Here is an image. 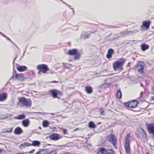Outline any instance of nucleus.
I'll use <instances>...</instances> for the list:
<instances>
[{"instance_id":"f257e3e1","label":"nucleus","mask_w":154,"mask_h":154,"mask_svg":"<svg viewBox=\"0 0 154 154\" xmlns=\"http://www.w3.org/2000/svg\"><path fill=\"white\" fill-rule=\"evenodd\" d=\"M126 61L125 58H120L119 60L115 62L113 64V67L115 71L116 70L118 69L119 70L122 71L123 68L122 66Z\"/></svg>"},{"instance_id":"f03ea898","label":"nucleus","mask_w":154,"mask_h":154,"mask_svg":"<svg viewBox=\"0 0 154 154\" xmlns=\"http://www.w3.org/2000/svg\"><path fill=\"white\" fill-rule=\"evenodd\" d=\"M145 64L143 62L139 61L135 66L134 69L137 70L138 73L141 74H144V70Z\"/></svg>"},{"instance_id":"7ed1b4c3","label":"nucleus","mask_w":154,"mask_h":154,"mask_svg":"<svg viewBox=\"0 0 154 154\" xmlns=\"http://www.w3.org/2000/svg\"><path fill=\"white\" fill-rule=\"evenodd\" d=\"M106 139L108 141L111 143L116 149H117V139L114 135L110 134L107 136Z\"/></svg>"},{"instance_id":"20e7f679","label":"nucleus","mask_w":154,"mask_h":154,"mask_svg":"<svg viewBox=\"0 0 154 154\" xmlns=\"http://www.w3.org/2000/svg\"><path fill=\"white\" fill-rule=\"evenodd\" d=\"M37 68L39 70L38 74H40L41 72L43 73H46L49 70L48 66L45 64H40L37 66Z\"/></svg>"},{"instance_id":"39448f33","label":"nucleus","mask_w":154,"mask_h":154,"mask_svg":"<svg viewBox=\"0 0 154 154\" xmlns=\"http://www.w3.org/2000/svg\"><path fill=\"white\" fill-rule=\"evenodd\" d=\"M138 104V102L137 100H134L127 102L124 103V104L127 107L131 108H134L137 107Z\"/></svg>"},{"instance_id":"423d86ee","label":"nucleus","mask_w":154,"mask_h":154,"mask_svg":"<svg viewBox=\"0 0 154 154\" xmlns=\"http://www.w3.org/2000/svg\"><path fill=\"white\" fill-rule=\"evenodd\" d=\"M49 93L51 94V96L54 98H58V95L61 96L62 93L61 92L56 89H51L50 90Z\"/></svg>"},{"instance_id":"0eeeda50","label":"nucleus","mask_w":154,"mask_h":154,"mask_svg":"<svg viewBox=\"0 0 154 154\" xmlns=\"http://www.w3.org/2000/svg\"><path fill=\"white\" fill-rule=\"evenodd\" d=\"M48 137L50 138L51 140L53 141H57L62 138L60 134L56 133H53L49 135Z\"/></svg>"},{"instance_id":"6e6552de","label":"nucleus","mask_w":154,"mask_h":154,"mask_svg":"<svg viewBox=\"0 0 154 154\" xmlns=\"http://www.w3.org/2000/svg\"><path fill=\"white\" fill-rule=\"evenodd\" d=\"M146 126L149 133L152 134L154 139V123L147 124Z\"/></svg>"},{"instance_id":"1a4fd4ad","label":"nucleus","mask_w":154,"mask_h":154,"mask_svg":"<svg viewBox=\"0 0 154 154\" xmlns=\"http://www.w3.org/2000/svg\"><path fill=\"white\" fill-rule=\"evenodd\" d=\"M15 75L13 74L12 77L10 79H12L14 77L18 80H23L24 78L23 76V74L22 73L18 74L16 73V71L14 70Z\"/></svg>"},{"instance_id":"9d476101","label":"nucleus","mask_w":154,"mask_h":154,"mask_svg":"<svg viewBox=\"0 0 154 154\" xmlns=\"http://www.w3.org/2000/svg\"><path fill=\"white\" fill-rule=\"evenodd\" d=\"M151 23L150 20H145L143 21L142 22V25L140 27L141 29H143V27H145L146 29H149V27Z\"/></svg>"},{"instance_id":"9b49d317","label":"nucleus","mask_w":154,"mask_h":154,"mask_svg":"<svg viewBox=\"0 0 154 154\" xmlns=\"http://www.w3.org/2000/svg\"><path fill=\"white\" fill-rule=\"evenodd\" d=\"M138 31L137 29L134 30L133 31H127L126 30L124 32H122L121 34L123 36H125L129 35H131L137 32Z\"/></svg>"},{"instance_id":"f8f14e48","label":"nucleus","mask_w":154,"mask_h":154,"mask_svg":"<svg viewBox=\"0 0 154 154\" xmlns=\"http://www.w3.org/2000/svg\"><path fill=\"white\" fill-rule=\"evenodd\" d=\"M90 32H82L81 35V38L86 39L89 38L90 35Z\"/></svg>"},{"instance_id":"ddd939ff","label":"nucleus","mask_w":154,"mask_h":154,"mask_svg":"<svg viewBox=\"0 0 154 154\" xmlns=\"http://www.w3.org/2000/svg\"><path fill=\"white\" fill-rule=\"evenodd\" d=\"M114 50L112 48H109L108 49L106 57L108 59L111 58L112 55L114 53Z\"/></svg>"},{"instance_id":"4468645a","label":"nucleus","mask_w":154,"mask_h":154,"mask_svg":"<svg viewBox=\"0 0 154 154\" xmlns=\"http://www.w3.org/2000/svg\"><path fill=\"white\" fill-rule=\"evenodd\" d=\"M31 100L30 99H27L26 98L23 106L29 107L31 106Z\"/></svg>"},{"instance_id":"2eb2a0df","label":"nucleus","mask_w":154,"mask_h":154,"mask_svg":"<svg viewBox=\"0 0 154 154\" xmlns=\"http://www.w3.org/2000/svg\"><path fill=\"white\" fill-rule=\"evenodd\" d=\"M25 99L26 98L24 97H18V102L17 103V105L20 106H23Z\"/></svg>"},{"instance_id":"dca6fc26","label":"nucleus","mask_w":154,"mask_h":154,"mask_svg":"<svg viewBox=\"0 0 154 154\" xmlns=\"http://www.w3.org/2000/svg\"><path fill=\"white\" fill-rule=\"evenodd\" d=\"M124 146L126 153L128 154L130 153L131 152L130 143H125Z\"/></svg>"},{"instance_id":"f3484780","label":"nucleus","mask_w":154,"mask_h":154,"mask_svg":"<svg viewBox=\"0 0 154 154\" xmlns=\"http://www.w3.org/2000/svg\"><path fill=\"white\" fill-rule=\"evenodd\" d=\"M23 132V130L22 128L19 127H18L16 128L14 130V133L15 134L19 135Z\"/></svg>"},{"instance_id":"a211bd4d","label":"nucleus","mask_w":154,"mask_h":154,"mask_svg":"<svg viewBox=\"0 0 154 154\" xmlns=\"http://www.w3.org/2000/svg\"><path fill=\"white\" fill-rule=\"evenodd\" d=\"M104 154H115V152L112 149H106L104 147Z\"/></svg>"},{"instance_id":"6ab92c4d","label":"nucleus","mask_w":154,"mask_h":154,"mask_svg":"<svg viewBox=\"0 0 154 154\" xmlns=\"http://www.w3.org/2000/svg\"><path fill=\"white\" fill-rule=\"evenodd\" d=\"M17 69L19 71L21 72L26 71L27 69V67L25 66H17Z\"/></svg>"},{"instance_id":"aec40b11","label":"nucleus","mask_w":154,"mask_h":154,"mask_svg":"<svg viewBox=\"0 0 154 154\" xmlns=\"http://www.w3.org/2000/svg\"><path fill=\"white\" fill-rule=\"evenodd\" d=\"M7 97V94L4 92L0 94V101H2L5 100Z\"/></svg>"},{"instance_id":"412c9836","label":"nucleus","mask_w":154,"mask_h":154,"mask_svg":"<svg viewBox=\"0 0 154 154\" xmlns=\"http://www.w3.org/2000/svg\"><path fill=\"white\" fill-rule=\"evenodd\" d=\"M30 121L28 119L23 120L22 122V124L24 127H28Z\"/></svg>"},{"instance_id":"4be33fe9","label":"nucleus","mask_w":154,"mask_h":154,"mask_svg":"<svg viewBox=\"0 0 154 154\" xmlns=\"http://www.w3.org/2000/svg\"><path fill=\"white\" fill-rule=\"evenodd\" d=\"M40 144L41 143L40 141L38 140H35L33 141L32 142V144L29 143V146H39L40 145Z\"/></svg>"},{"instance_id":"5701e85b","label":"nucleus","mask_w":154,"mask_h":154,"mask_svg":"<svg viewBox=\"0 0 154 154\" xmlns=\"http://www.w3.org/2000/svg\"><path fill=\"white\" fill-rule=\"evenodd\" d=\"M85 90L86 92L88 94L91 93L93 91L92 88L90 86H86L85 87Z\"/></svg>"},{"instance_id":"b1692460","label":"nucleus","mask_w":154,"mask_h":154,"mask_svg":"<svg viewBox=\"0 0 154 154\" xmlns=\"http://www.w3.org/2000/svg\"><path fill=\"white\" fill-rule=\"evenodd\" d=\"M149 46L145 44H143L141 45V48L142 51H144L146 50L149 49Z\"/></svg>"},{"instance_id":"393cba45","label":"nucleus","mask_w":154,"mask_h":154,"mask_svg":"<svg viewBox=\"0 0 154 154\" xmlns=\"http://www.w3.org/2000/svg\"><path fill=\"white\" fill-rule=\"evenodd\" d=\"M78 50L76 49H73L71 50H69L68 52V54L71 55H74V54L77 52Z\"/></svg>"},{"instance_id":"a878e982","label":"nucleus","mask_w":154,"mask_h":154,"mask_svg":"<svg viewBox=\"0 0 154 154\" xmlns=\"http://www.w3.org/2000/svg\"><path fill=\"white\" fill-rule=\"evenodd\" d=\"M46 150V151L44 152L45 154H57V151L55 150H52L49 151V150L48 149H44Z\"/></svg>"},{"instance_id":"bb28decb","label":"nucleus","mask_w":154,"mask_h":154,"mask_svg":"<svg viewBox=\"0 0 154 154\" xmlns=\"http://www.w3.org/2000/svg\"><path fill=\"white\" fill-rule=\"evenodd\" d=\"M26 116L24 114H22L21 115H19L18 116L15 117L14 118L15 119H18L19 120L23 119H25L26 117Z\"/></svg>"},{"instance_id":"cd10ccee","label":"nucleus","mask_w":154,"mask_h":154,"mask_svg":"<svg viewBox=\"0 0 154 154\" xmlns=\"http://www.w3.org/2000/svg\"><path fill=\"white\" fill-rule=\"evenodd\" d=\"M122 93L120 89H119L117 91L116 97L118 99H121L122 97Z\"/></svg>"},{"instance_id":"c85d7f7f","label":"nucleus","mask_w":154,"mask_h":154,"mask_svg":"<svg viewBox=\"0 0 154 154\" xmlns=\"http://www.w3.org/2000/svg\"><path fill=\"white\" fill-rule=\"evenodd\" d=\"M130 134L128 133L127 134L126 137L125 138V143H130Z\"/></svg>"},{"instance_id":"c756f323","label":"nucleus","mask_w":154,"mask_h":154,"mask_svg":"<svg viewBox=\"0 0 154 154\" xmlns=\"http://www.w3.org/2000/svg\"><path fill=\"white\" fill-rule=\"evenodd\" d=\"M88 126L90 128H96V125L93 122L91 121L88 123Z\"/></svg>"},{"instance_id":"7c9ffc66","label":"nucleus","mask_w":154,"mask_h":154,"mask_svg":"<svg viewBox=\"0 0 154 154\" xmlns=\"http://www.w3.org/2000/svg\"><path fill=\"white\" fill-rule=\"evenodd\" d=\"M80 53L77 51V52H76L74 55V58L75 60H77L80 58Z\"/></svg>"},{"instance_id":"2f4dec72","label":"nucleus","mask_w":154,"mask_h":154,"mask_svg":"<svg viewBox=\"0 0 154 154\" xmlns=\"http://www.w3.org/2000/svg\"><path fill=\"white\" fill-rule=\"evenodd\" d=\"M29 143H25L23 144H21L20 146V148L22 149L25 148L26 146H29Z\"/></svg>"},{"instance_id":"473e14b6","label":"nucleus","mask_w":154,"mask_h":154,"mask_svg":"<svg viewBox=\"0 0 154 154\" xmlns=\"http://www.w3.org/2000/svg\"><path fill=\"white\" fill-rule=\"evenodd\" d=\"M104 147H100L98 149V152L97 154H104Z\"/></svg>"},{"instance_id":"72a5a7b5","label":"nucleus","mask_w":154,"mask_h":154,"mask_svg":"<svg viewBox=\"0 0 154 154\" xmlns=\"http://www.w3.org/2000/svg\"><path fill=\"white\" fill-rule=\"evenodd\" d=\"M49 124V122L47 120L44 121L42 122V125L44 127H48Z\"/></svg>"},{"instance_id":"f704fd0d","label":"nucleus","mask_w":154,"mask_h":154,"mask_svg":"<svg viewBox=\"0 0 154 154\" xmlns=\"http://www.w3.org/2000/svg\"><path fill=\"white\" fill-rule=\"evenodd\" d=\"M99 111L101 115L104 116L106 113L104 112V110L102 108H100L99 109Z\"/></svg>"},{"instance_id":"c9c22d12","label":"nucleus","mask_w":154,"mask_h":154,"mask_svg":"<svg viewBox=\"0 0 154 154\" xmlns=\"http://www.w3.org/2000/svg\"><path fill=\"white\" fill-rule=\"evenodd\" d=\"M0 34L2 35L6 39L9 40L13 44H14V43L12 41L11 39L9 38L8 37H7L5 35H4L3 33H2V32H0Z\"/></svg>"},{"instance_id":"e433bc0d","label":"nucleus","mask_w":154,"mask_h":154,"mask_svg":"<svg viewBox=\"0 0 154 154\" xmlns=\"http://www.w3.org/2000/svg\"><path fill=\"white\" fill-rule=\"evenodd\" d=\"M46 150L43 149L40 150L38 151L35 154H45L44 152L46 151Z\"/></svg>"},{"instance_id":"4c0bfd02","label":"nucleus","mask_w":154,"mask_h":154,"mask_svg":"<svg viewBox=\"0 0 154 154\" xmlns=\"http://www.w3.org/2000/svg\"><path fill=\"white\" fill-rule=\"evenodd\" d=\"M60 129L63 131V132L64 134H68V131L66 129H64L63 128H60Z\"/></svg>"},{"instance_id":"58836bf2","label":"nucleus","mask_w":154,"mask_h":154,"mask_svg":"<svg viewBox=\"0 0 154 154\" xmlns=\"http://www.w3.org/2000/svg\"><path fill=\"white\" fill-rule=\"evenodd\" d=\"M13 127L7 129L6 130L4 131L5 132H11L13 131Z\"/></svg>"},{"instance_id":"ea45409f","label":"nucleus","mask_w":154,"mask_h":154,"mask_svg":"<svg viewBox=\"0 0 154 154\" xmlns=\"http://www.w3.org/2000/svg\"><path fill=\"white\" fill-rule=\"evenodd\" d=\"M66 5L68 6V7L70 8V9H72V15H75V11L73 8H71V6L70 5H69L68 4H66Z\"/></svg>"},{"instance_id":"a19ab883","label":"nucleus","mask_w":154,"mask_h":154,"mask_svg":"<svg viewBox=\"0 0 154 154\" xmlns=\"http://www.w3.org/2000/svg\"><path fill=\"white\" fill-rule=\"evenodd\" d=\"M63 66L64 68H69V67H68L67 66H66V64H65V63H63Z\"/></svg>"},{"instance_id":"79ce46f5","label":"nucleus","mask_w":154,"mask_h":154,"mask_svg":"<svg viewBox=\"0 0 154 154\" xmlns=\"http://www.w3.org/2000/svg\"><path fill=\"white\" fill-rule=\"evenodd\" d=\"M35 151V150L34 149H32L31 150L29 151V153H32L34 152Z\"/></svg>"},{"instance_id":"37998d69","label":"nucleus","mask_w":154,"mask_h":154,"mask_svg":"<svg viewBox=\"0 0 154 154\" xmlns=\"http://www.w3.org/2000/svg\"><path fill=\"white\" fill-rule=\"evenodd\" d=\"M107 27L109 28H114L116 27L114 26H111L110 25H109L107 26Z\"/></svg>"},{"instance_id":"c03bdc74","label":"nucleus","mask_w":154,"mask_h":154,"mask_svg":"<svg viewBox=\"0 0 154 154\" xmlns=\"http://www.w3.org/2000/svg\"><path fill=\"white\" fill-rule=\"evenodd\" d=\"M143 137H146V133L145 132V131H143Z\"/></svg>"},{"instance_id":"a18cd8bd","label":"nucleus","mask_w":154,"mask_h":154,"mask_svg":"<svg viewBox=\"0 0 154 154\" xmlns=\"http://www.w3.org/2000/svg\"><path fill=\"white\" fill-rule=\"evenodd\" d=\"M32 113H37V114H42L44 113H42V112H32Z\"/></svg>"},{"instance_id":"49530a36","label":"nucleus","mask_w":154,"mask_h":154,"mask_svg":"<svg viewBox=\"0 0 154 154\" xmlns=\"http://www.w3.org/2000/svg\"><path fill=\"white\" fill-rule=\"evenodd\" d=\"M70 153L68 152H65L63 153H60V154H69Z\"/></svg>"},{"instance_id":"de8ad7c7","label":"nucleus","mask_w":154,"mask_h":154,"mask_svg":"<svg viewBox=\"0 0 154 154\" xmlns=\"http://www.w3.org/2000/svg\"><path fill=\"white\" fill-rule=\"evenodd\" d=\"M130 64H131V63H130L129 62V63H128L127 65V67H129L130 66Z\"/></svg>"},{"instance_id":"09e8293b","label":"nucleus","mask_w":154,"mask_h":154,"mask_svg":"<svg viewBox=\"0 0 154 154\" xmlns=\"http://www.w3.org/2000/svg\"><path fill=\"white\" fill-rule=\"evenodd\" d=\"M13 45H14L17 49H18L19 50H20V49H19V48L18 47V46L15 43H14V44H13Z\"/></svg>"},{"instance_id":"8fccbe9b","label":"nucleus","mask_w":154,"mask_h":154,"mask_svg":"<svg viewBox=\"0 0 154 154\" xmlns=\"http://www.w3.org/2000/svg\"><path fill=\"white\" fill-rule=\"evenodd\" d=\"M16 154H25L24 153L19 152V153H17Z\"/></svg>"},{"instance_id":"3c124183","label":"nucleus","mask_w":154,"mask_h":154,"mask_svg":"<svg viewBox=\"0 0 154 154\" xmlns=\"http://www.w3.org/2000/svg\"><path fill=\"white\" fill-rule=\"evenodd\" d=\"M60 1H61L63 3L65 4V5H66V4H67V3H65V2H64V1H62L61 0H60Z\"/></svg>"},{"instance_id":"603ef678","label":"nucleus","mask_w":154,"mask_h":154,"mask_svg":"<svg viewBox=\"0 0 154 154\" xmlns=\"http://www.w3.org/2000/svg\"><path fill=\"white\" fill-rule=\"evenodd\" d=\"M2 150H3V149H0V154L1 153V152H2Z\"/></svg>"},{"instance_id":"864d4df0","label":"nucleus","mask_w":154,"mask_h":154,"mask_svg":"<svg viewBox=\"0 0 154 154\" xmlns=\"http://www.w3.org/2000/svg\"><path fill=\"white\" fill-rule=\"evenodd\" d=\"M154 99V97H151V100H153Z\"/></svg>"},{"instance_id":"5fc2aeb1","label":"nucleus","mask_w":154,"mask_h":154,"mask_svg":"<svg viewBox=\"0 0 154 154\" xmlns=\"http://www.w3.org/2000/svg\"><path fill=\"white\" fill-rule=\"evenodd\" d=\"M143 93V92H141V93H140V96H142V94Z\"/></svg>"},{"instance_id":"6e6d98bb","label":"nucleus","mask_w":154,"mask_h":154,"mask_svg":"<svg viewBox=\"0 0 154 154\" xmlns=\"http://www.w3.org/2000/svg\"><path fill=\"white\" fill-rule=\"evenodd\" d=\"M140 85L142 87H143V85L141 83L140 84Z\"/></svg>"},{"instance_id":"4d7b16f0","label":"nucleus","mask_w":154,"mask_h":154,"mask_svg":"<svg viewBox=\"0 0 154 154\" xmlns=\"http://www.w3.org/2000/svg\"><path fill=\"white\" fill-rule=\"evenodd\" d=\"M146 154H149V153L148 152H147L146 153Z\"/></svg>"},{"instance_id":"13d9d810","label":"nucleus","mask_w":154,"mask_h":154,"mask_svg":"<svg viewBox=\"0 0 154 154\" xmlns=\"http://www.w3.org/2000/svg\"><path fill=\"white\" fill-rule=\"evenodd\" d=\"M25 51H24V53H23V55H24V53H25Z\"/></svg>"},{"instance_id":"bf43d9fd","label":"nucleus","mask_w":154,"mask_h":154,"mask_svg":"<svg viewBox=\"0 0 154 154\" xmlns=\"http://www.w3.org/2000/svg\"><path fill=\"white\" fill-rule=\"evenodd\" d=\"M16 57L15 58V59H14V60H15L16 59Z\"/></svg>"},{"instance_id":"052dcab7","label":"nucleus","mask_w":154,"mask_h":154,"mask_svg":"<svg viewBox=\"0 0 154 154\" xmlns=\"http://www.w3.org/2000/svg\"><path fill=\"white\" fill-rule=\"evenodd\" d=\"M51 115H54V113H51Z\"/></svg>"},{"instance_id":"680f3d73","label":"nucleus","mask_w":154,"mask_h":154,"mask_svg":"<svg viewBox=\"0 0 154 154\" xmlns=\"http://www.w3.org/2000/svg\"><path fill=\"white\" fill-rule=\"evenodd\" d=\"M91 33H93V32H90Z\"/></svg>"},{"instance_id":"e2e57ef3","label":"nucleus","mask_w":154,"mask_h":154,"mask_svg":"<svg viewBox=\"0 0 154 154\" xmlns=\"http://www.w3.org/2000/svg\"><path fill=\"white\" fill-rule=\"evenodd\" d=\"M78 28H77V30H78Z\"/></svg>"}]
</instances>
